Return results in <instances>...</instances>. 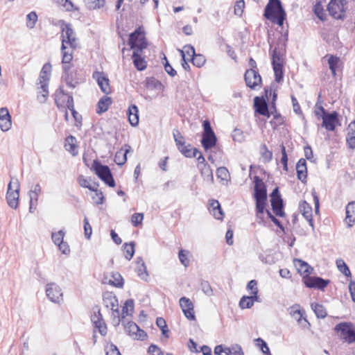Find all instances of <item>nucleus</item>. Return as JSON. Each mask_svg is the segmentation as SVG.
<instances>
[{
	"instance_id": "f257e3e1",
	"label": "nucleus",
	"mask_w": 355,
	"mask_h": 355,
	"mask_svg": "<svg viewBox=\"0 0 355 355\" xmlns=\"http://www.w3.org/2000/svg\"><path fill=\"white\" fill-rule=\"evenodd\" d=\"M128 44L131 49H135L132 56L135 67L139 71L144 70L146 68V62L139 54V51H141L147 47V42L141 28H138L130 35Z\"/></svg>"
},
{
	"instance_id": "f03ea898",
	"label": "nucleus",
	"mask_w": 355,
	"mask_h": 355,
	"mask_svg": "<svg viewBox=\"0 0 355 355\" xmlns=\"http://www.w3.org/2000/svg\"><path fill=\"white\" fill-rule=\"evenodd\" d=\"M78 46V41L70 24H65L62 30V64H69L73 59V52Z\"/></svg>"
},
{
	"instance_id": "7ed1b4c3",
	"label": "nucleus",
	"mask_w": 355,
	"mask_h": 355,
	"mask_svg": "<svg viewBox=\"0 0 355 355\" xmlns=\"http://www.w3.org/2000/svg\"><path fill=\"white\" fill-rule=\"evenodd\" d=\"M288 35H282L278 40L277 46L272 51V64L274 70L275 80L279 83L283 78L284 56L286 52V46Z\"/></svg>"
},
{
	"instance_id": "20e7f679",
	"label": "nucleus",
	"mask_w": 355,
	"mask_h": 355,
	"mask_svg": "<svg viewBox=\"0 0 355 355\" xmlns=\"http://www.w3.org/2000/svg\"><path fill=\"white\" fill-rule=\"evenodd\" d=\"M254 198L256 200V211L257 218H261L263 214L267 200L266 187L259 176L254 177Z\"/></svg>"
},
{
	"instance_id": "39448f33",
	"label": "nucleus",
	"mask_w": 355,
	"mask_h": 355,
	"mask_svg": "<svg viewBox=\"0 0 355 355\" xmlns=\"http://www.w3.org/2000/svg\"><path fill=\"white\" fill-rule=\"evenodd\" d=\"M264 17L282 26L286 17V12L279 0H269L264 10Z\"/></svg>"
},
{
	"instance_id": "423d86ee",
	"label": "nucleus",
	"mask_w": 355,
	"mask_h": 355,
	"mask_svg": "<svg viewBox=\"0 0 355 355\" xmlns=\"http://www.w3.org/2000/svg\"><path fill=\"white\" fill-rule=\"evenodd\" d=\"M51 71V64L46 63L44 64L38 78L37 85V99L40 103H44L49 96L48 85Z\"/></svg>"
},
{
	"instance_id": "0eeeda50",
	"label": "nucleus",
	"mask_w": 355,
	"mask_h": 355,
	"mask_svg": "<svg viewBox=\"0 0 355 355\" xmlns=\"http://www.w3.org/2000/svg\"><path fill=\"white\" fill-rule=\"evenodd\" d=\"M20 184L17 178H12L6 193V201L8 206L16 209L19 205Z\"/></svg>"
},
{
	"instance_id": "6e6552de",
	"label": "nucleus",
	"mask_w": 355,
	"mask_h": 355,
	"mask_svg": "<svg viewBox=\"0 0 355 355\" xmlns=\"http://www.w3.org/2000/svg\"><path fill=\"white\" fill-rule=\"evenodd\" d=\"M202 126L201 144L204 149L207 151L216 146L217 138L209 121H204Z\"/></svg>"
},
{
	"instance_id": "1a4fd4ad",
	"label": "nucleus",
	"mask_w": 355,
	"mask_h": 355,
	"mask_svg": "<svg viewBox=\"0 0 355 355\" xmlns=\"http://www.w3.org/2000/svg\"><path fill=\"white\" fill-rule=\"evenodd\" d=\"M347 9V0H330L327 5L329 15L336 19H343Z\"/></svg>"
},
{
	"instance_id": "9d476101",
	"label": "nucleus",
	"mask_w": 355,
	"mask_h": 355,
	"mask_svg": "<svg viewBox=\"0 0 355 355\" xmlns=\"http://www.w3.org/2000/svg\"><path fill=\"white\" fill-rule=\"evenodd\" d=\"M319 110L322 112V127H324L327 131H334L336 125H340L338 114L336 112L329 113L322 106H320Z\"/></svg>"
},
{
	"instance_id": "9b49d317",
	"label": "nucleus",
	"mask_w": 355,
	"mask_h": 355,
	"mask_svg": "<svg viewBox=\"0 0 355 355\" xmlns=\"http://www.w3.org/2000/svg\"><path fill=\"white\" fill-rule=\"evenodd\" d=\"M94 170L98 177L110 187L115 186V182L110 168L100 163L95 164Z\"/></svg>"
},
{
	"instance_id": "f8f14e48",
	"label": "nucleus",
	"mask_w": 355,
	"mask_h": 355,
	"mask_svg": "<svg viewBox=\"0 0 355 355\" xmlns=\"http://www.w3.org/2000/svg\"><path fill=\"white\" fill-rule=\"evenodd\" d=\"M46 294L47 297L53 303L60 304L63 301V293L61 288L55 283L46 284Z\"/></svg>"
},
{
	"instance_id": "ddd939ff",
	"label": "nucleus",
	"mask_w": 355,
	"mask_h": 355,
	"mask_svg": "<svg viewBox=\"0 0 355 355\" xmlns=\"http://www.w3.org/2000/svg\"><path fill=\"white\" fill-rule=\"evenodd\" d=\"M354 328V325L350 322H341L336 325L334 330L339 334L341 339L350 344Z\"/></svg>"
},
{
	"instance_id": "4468645a",
	"label": "nucleus",
	"mask_w": 355,
	"mask_h": 355,
	"mask_svg": "<svg viewBox=\"0 0 355 355\" xmlns=\"http://www.w3.org/2000/svg\"><path fill=\"white\" fill-rule=\"evenodd\" d=\"M246 85L252 89H256L261 84V77L259 72L254 69L246 70L244 75Z\"/></svg>"
},
{
	"instance_id": "2eb2a0df",
	"label": "nucleus",
	"mask_w": 355,
	"mask_h": 355,
	"mask_svg": "<svg viewBox=\"0 0 355 355\" xmlns=\"http://www.w3.org/2000/svg\"><path fill=\"white\" fill-rule=\"evenodd\" d=\"M63 71L66 84L71 88H75L81 82L80 78L77 76V71H71L68 64H63Z\"/></svg>"
},
{
	"instance_id": "dca6fc26",
	"label": "nucleus",
	"mask_w": 355,
	"mask_h": 355,
	"mask_svg": "<svg viewBox=\"0 0 355 355\" xmlns=\"http://www.w3.org/2000/svg\"><path fill=\"white\" fill-rule=\"evenodd\" d=\"M125 331L130 336H135V338L144 340L146 337V334L144 331L139 329L138 325L132 321H123L122 322Z\"/></svg>"
},
{
	"instance_id": "f3484780",
	"label": "nucleus",
	"mask_w": 355,
	"mask_h": 355,
	"mask_svg": "<svg viewBox=\"0 0 355 355\" xmlns=\"http://www.w3.org/2000/svg\"><path fill=\"white\" fill-rule=\"evenodd\" d=\"M180 306L187 318L191 320H196L194 306L190 299L182 297L180 299Z\"/></svg>"
},
{
	"instance_id": "a211bd4d",
	"label": "nucleus",
	"mask_w": 355,
	"mask_h": 355,
	"mask_svg": "<svg viewBox=\"0 0 355 355\" xmlns=\"http://www.w3.org/2000/svg\"><path fill=\"white\" fill-rule=\"evenodd\" d=\"M92 76L96 80L99 87L103 93L108 94L111 92L109 79L103 73L94 71Z\"/></svg>"
},
{
	"instance_id": "6ab92c4d",
	"label": "nucleus",
	"mask_w": 355,
	"mask_h": 355,
	"mask_svg": "<svg viewBox=\"0 0 355 355\" xmlns=\"http://www.w3.org/2000/svg\"><path fill=\"white\" fill-rule=\"evenodd\" d=\"M254 107L255 112L261 115L270 117L268 106L266 100L263 97L256 96L254 99Z\"/></svg>"
},
{
	"instance_id": "aec40b11",
	"label": "nucleus",
	"mask_w": 355,
	"mask_h": 355,
	"mask_svg": "<svg viewBox=\"0 0 355 355\" xmlns=\"http://www.w3.org/2000/svg\"><path fill=\"white\" fill-rule=\"evenodd\" d=\"M328 283L329 281L318 277H309L304 282L306 287L316 288L318 289H323L327 286Z\"/></svg>"
},
{
	"instance_id": "412c9836",
	"label": "nucleus",
	"mask_w": 355,
	"mask_h": 355,
	"mask_svg": "<svg viewBox=\"0 0 355 355\" xmlns=\"http://www.w3.org/2000/svg\"><path fill=\"white\" fill-rule=\"evenodd\" d=\"M299 209L303 216L309 222V225L313 228V220L312 215V207L306 201H302L299 204Z\"/></svg>"
},
{
	"instance_id": "4be33fe9",
	"label": "nucleus",
	"mask_w": 355,
	"mask_h": 355,
	"mask_svg": "<svg viewBox=\"0 0 355 355\" xmlns=\"http://www.w3.org/2000/svg\"><path fill=\"white\" fill-rule=\"evenodd\" d=\"M12 125L10 116L7 108L0 110V128L3 131L8 130Z\"/></svg>"
},
{
	"instance_id": "5701e85b",
	"label": "nucleus",
	"mask_w": 355,
	"mask_h": 355,
	"mask_svg": "<svg viewBox=\"0 0 355 355\" xmlns=\"http://www.w3.org/2000/svg\"><path fill=\"white\" fill-rule=\"evenodd\" d=\"M131 146L125 144L119 150H118L114 156V162L117 165L122 166L127 161V154L130 151Z\"/></svg>"
},
{
	"instance_id": "b1692460",
	"label": "nucleus",
	"mask_w": 355,
	"mask_h": 355,
	"mask_svg": "<svg viewBox=\"0 0 355 355\" xmlns=\"http://www.w3.org/2000/svg\"><path fill=\"white\" fill-rule=\"evenodd\" d=\"M296 171L298 180L302 182H306L307 178V167L306 162L304 159H300L296 164Z\"/></svg>"
},
{
	"instance_id": "393cba45",
	"label": "nucleus",
	"mask_w": 355,
	"mask_h": 355,
	"mask_svg": "<svg viewBox=\"0 0 355 355\" xmlns=\"http://www.w3.org/2000/svg\"><path fill=\"white\" fill-rule=\"evenodd\" d=\"M299 307V305L293 306L291 308L290 314L298 323H301L304 327L309 325L308 320L303 317L304 313L300 310Z\"/></svg>"
},
{
	"instance_id": "a878e982",
	"label": "nucleus",
	"mask_w": 355,
	"mask_h": 355,
	"mask_svg": "<svg viewBox=\"0 0 355 355\" xmlns=\"http://www.w3.org/2000/svg\"><path fill=\"white\" fill-rule=\"evenodd\" d=\"M345 220L349 227H352L355 223V202L352 201L346 206Z\"/></svg>"
},
{
	"instance_id": "bb28decb",
	"label": "nucleus",
	"mask_w": 355,
	"mask_h": 355,
	"mask_svg": "<svg viewBox=\"0 0 355 355\" xmlns=\"http://www.w3.org/2000/svg\"><path fill=\"white\" fill-rule=\"evenodd\" d=\"M137 268L136 272L138 276L143 280L147 281L148 273L147 272L146 266L142 258L138 257L137 259Z\"/></svg>"
},
{
	"instance_id": "cd10ccee",
	"label": "nucleus",
	"mask_w": 355,
	"mask_h": 355,
	"mask_svg": "<svg viewBox=\"0 0 355 355\" xmlns=\"http://www.w3.org/2000/svg\"><path fill=\"white\" fill-rule=\"evenodd\" d=\"M128 120L132 126H136L139 123V110L137 105H132L128 110Z\"/></svg>"
},
{
	"instance_id": "c85d7f7f",
	"label": "nucleus",
	"mask_w": 355,
	"mask_h": 355,
	"mask_svg": "<svg viewBox=\"0 0 355 355\" xmlns=\"http://www.w3.org/2000/svg\"><path fill=\"white\" fill-rule=\"evenodd\" d=\"M210 213L214 216L216 219L222 220L223 218V212L221 209L220 203L216 200H212L210 203L209 208Z\"/></svg>"
},
{
	"instance_id": "c756f323",
	"label": "nucleus",
	"mask_w": 355,
	"mask_h": 355,
	"mask_svg": "<svg viewBox=\"0 0 355 355\" xmlns=\"http://www.w3.org/2000/svg\"><path fill=\"white\" fill-rule=\"evenodd\" d=\"M103 300L104 305L112 311L119 307L118 300L116 296L113 295L112 293H106L104 295Z\"/></svg>"
},
{
	"instance_id": "7c9ffc66",
	"label": "nucleus",
	"mask_w": 355,
	"mask_h": 355,
	"mask_svg": "<svg viewBox=\"0 0 355 355\" xmlns=\"http://www.w3.org/2000/svg\"><path fill=\"white\" fill-rule=\"evenodd\" d=\"M76 139L75 137L70 135L67 137L65 148L73 156H76L78 153V150H77V146H76Z\"/></svg>"
},
{
	"instance_id": "2f4dec72",
	"label": "nucleus",
	"mask_w": 355,
	"mask_h": 355,
	"mask_svg": "<svg viewBox=\"0 0 355 355\" xmlns=\"http://www.w3.org/2000/svg\"><path fill=\"white\" fill-rule=\"evenodd\" d=\"M270 201L274 213L278 216H284V212L283 211V200L282 198L271 199Z\"/></svg>"
},
{
	"instance_id": "473e14b6",
	"label": "nucleus",
	"mask_w": 355,
	"mask_h": 355,
	"mask_svg": "<svg viewBox=\"0 0 355 355\" xmlns=\"http://www.w3.org/2000/svg\"><path fill=\"white\" fill-rule=\"evenodd\" d=\"M111 103V98L107 96H103L98 102L96 110L97 113L101 114L106 112L108 110Z\"/></svg>"
},
{
	"instance_id": "72a5a7b5",
	"label": "nucleus",
	"mask_w": 355,
	"mask_h": 355,
	"mask_svg": "<svg viewBox=\"0 0 355 355\" xmlns=\"http://www.w3.org/2000/svg\"><path fill=\"white\" fill-rule=\"evenodd\" d=\"M198 168L200 171L201 175L203 177L205 180L213 182L214 176L212 170L209 164L198 165Z\"/></svg>"
},
{
	"instance_id": "f704fd0d",
	"label": "nucleus",
	"mask_w": 355,
	"mask_h": 355,
	"mask_svg": "<svg viewBox=\"0 0 355 355\" xmlns=\"http://www.w3.org/2000/svg\"><path fill=\"white\" fill-rule=\"evenodd\" d=\"M134 311V300L132 299L125 301L122 308L121 319L125 321V317L131 315Z\"/></svg>"
},
{
	"instance_id": "c9c22d12",
	"label": "nucleus",
	"mask_w": 355,
	"mask_h": 355,
	"mask_svg": "<svg viewBox=\"0 0 355 355\" xmlns=\"http://www.w3.org/2000/svg\"><path fill=\"white\" fill-rule=\"evenodd\" d=\"M340 58L338 57L330 55L328 58L329 69L334 77L336 76V70L339 68Z\"/></svg>"
},
{
	"instance_id": "e433bc0d",
	"label": "nucleus",
	"mask_w": 355,
	"mask_h": 355,
	"mask_svg": "<svg viewBox=\"0 0 355 355\" xmlns=\"http://www.w3.org/2000/svg\"><path fill=\"white\" fill-rule=\"evenodd\" d=\"M254 302H259V298H254L252 295L243 296L239 302V306L241 309H250L253 306Z\"/></svg>"
},
{
	"instance_id": "4c0bfd02",
	"label": "nucleus",
	"mask_w": 355,
	"mask_h": 355,
	"mask_svg": "<svg viewBox=\"0 0 355 355\" xmlns=\"http://www.w3.org/2000/svg\"><path fill=\"white\" fill-rule=\"evenodd\" d=\"M178 150L187 157H196L199 153L197 148H191L189 144L187 146L184 144L183 146L179 147Z\"/></svg>"
},
{
	"instance_id": "58836bf2",
	"label": "nucleus",
	"mask_w": 355,
	"mask_h": 355,
	"mask_svg": "<svg viewBox=\"0 0 355 355\" xmlns=\"http://www.w3.org/2000/svg\"><path fill=\"white\" fill-rule=\"evenodd\" d=\"M294 263L299 272L306 275H309L311 273V270H312V268L307 263L300 259H295L294 261Z\"/></svg>"
},
{
	"instance_id": "ea45409f",
	"label": "nucleus",
	"mask_w": 355,
	"mask_h": 355,
	"mask_svg": "<svg viewBox=\"0 0 355 355\" xmlns=\"http://www.w3.org/2000/svg\"><path fill=\"white\" fill-rule=\"evenodd\" d=\"M108 284L116 287H122L123 279L119 273L113 272L108 280Z\"/></svg>"
},
{
	"instance_id": "a19ab883",
	"label": "nucleus",
	"mask_w": 355,
	"mask_h": 355,
	"mask_svg": "<svg viewBox=\"0 0 355 355\" xmlns=\"http://www.w3.org/2000/svg\"><path fill=\"white\" fill-rule=\"evenodd\" d=\"M311 308L318 318H324L327 315L325 308L320 304L312 303Z\"/></svg>"
},
{
	"instance_id": "79ce46f5",
	"label": "nucleus",
	"mask_w": 355,
	"mask_h": 355,
	"mask_svg": "<svg viewBox=\"0 0 355 355\" xmlns=\"http://www.w3.org/2000/svg\"><path fill=\"white\" fill-rule=\"evenodd\" d=\"M59 6L63 7L67 11L78 10L70 0H51Z\"/></svg>"
},
{
	"instance_id": "37998d69",
	"label": "nucleus",
	"mask_w": 355,
	"mask_h": 355,
	"mask_svg": "<svg viewBox=\"0 0 355 355\" xmlns=\"http://www.w3.org/2000/svg\"><path fill=\"white\" fill-rule=\"evenodd\" d=\"M85 6L90 10L97 9L103 7L105 0H83Z\"/></svg>"
},
{
	"instance_id": "c03bdc74",
	"label": "nucleus",
	"mask_w": 355,
	"mask_h": 355,
	"mask_svg": "<svg viewBox=\"0 0 355 355\" xmlns=\"http://www.w3.org/2000/svg\"><path fill=\"white\" fill-rule=\"evenodd\" d=\"M123 251L125 253V257L128 260H130L135 253V244L133 242L130 243H124L123 245Z\"/></svg>"
},
{
	"instance_id": "a18cd8bd",
	"label": "nucleus",
	"mask_w": 355,
	"mask_h": 355,
	"mask_svg": "<svg viewBox=\"0 0 355 355\" xmlns=\"http://www.w3.org/2000/svg\"><path fill=\"white\" fill-rule=\"evenodd\" d=\"M180 52L181 53L182 60H184V58H186V55H187L191 58L190 60H191V58H194V56L196 55L195 49L191 45L184 46L183 50H180ZM188 60H189V59Z\"/></svg>"
},
{
	"instance_id": "49530a36",
	"label": "nucleus",
	"mask_w": 355,
	"mask_h": 355,
	"mask_svg": "<svg viewBox=\"0 0 355 355\" xmlns=\"http://www.w3.org/2000/svg\"><path fill=\"white\" fill-rule=\"evenodd\" d=\"M336 266L338 269L345 276L349 277L351 276V272L347 266V265L345 263V262L341 259H337L336 260Z\"/></svg>"
},
{
	"instance_id": "de8ad7c7",
	"label": "nucleus",
	"mask_w": 355,
	"mask_h": 355,
	"mask_svg": "<svg viewBox=\"0 0 355 355\" xmlns=\"http://www.w3.org/2000/svg\"><path fill=\"white\" fill-rule=\"evenodd\" d=\"M313 12L320 20L324 21L326 19V13L320 2H317L315 4Z\"/></svg>"
},
{
	"instance_id": "09e8293b",
	"label": "nucleus",
	"mask_w": 355,
	"mask_h": 355,
	"mask_svg": "<svg viewBox=\"0 0 355 355\" xmlns=\"http://www.w3.org/2000/svg\"><path fill=\"white\" fill-rule=\"evenodd\" d=\"M146 87L150 89H160L162 85L160 81L153 77H151L146 79Z\"/></svg>"
},
{
	"instance_id": "8fccbe9b",
	"label": "nucleus",
	"mask_w": 355,
	"mask_h": 355,
	"mask_svg": "<svg viewBox=\"0 0 355 355\" xmlns=\"http://www.w3.org/2000/svg\"><path fill=\"white\" fill-rule=\"evenodd\" d=\"M260 151H261V156L266 162H269L272 160V151H270L268 149L266 144H262L261 146Z\"/></svg>"
},
{
	"instance_id": "3c124183",
	"label": "nucleus",
	"mask_w": 355,
	"mask_h": 355,
	"mask_svg": "<svg viewBox=\"0 0 355 355\" xmlns=\"http://www.w3.org/2000/svg\"><path fill=\"white\" fill-rule=\"evenodd\" d=\"M247 290L250 291V295L253 296L254 298H259L258 294V288H257V282L256 280H250L247 285Z\"/></svg>"
},
{
	"instance_id": "603ef678",
	"label": "nucleus",
	"mask_w": 355,
	"mask_h": 355,
	"mask_svg": "<svg viewBox=\"0 0 355 355\" xmlns=\"http://www.w3.org/2000/svg\"><path fill=\"white\" fill-rule=\"evenodd\" d=\"M26 26L28 28H33L37 21V15L35 12H31L26 16Z\"/></svg>"
},
{
	"instance_id": "864d4df0",
	"label": "nucleus",
	"mask_w": 355,
	"mask_h": 355,
	"mask_svg": "<svg viewBox=\"0 0 355 355\" xmlns=\"http://www.w3.org/2000/svg\"><path fill=\"white\" fill-rule=\"evenodd\" d=\"M94 324L102 336H105L107 334V327L103 320H94Z\"/></svg>"
},
{
	"instance_id": "5fc2aeb1",
	"label": "nucleus",
	"mask_w": 355,
	"mask_h": 355,
	"mask_svg": "<svg viewBox=\"0 0 355 355\" xmlns=\"http://www.w3.org/2000/svg\"><path fill=\"white\" fill-rule=\"evenodd\" d=\"M216 175L221 180H227L230 178V173L225 167H219L216 170Z\"/></svg>"
},
{
	"instance_id": "6e6d98bb",
	"label": "nucleus",
	"mask_w": 355,
	"mask_h": 355,
	"mask_svg": "<svg viewBox=\"0 0 355 355\" xmlns=\"http://www.w3.org/2000/svg\"><path fill=\"white\" fill-rule=\"evenodd\" d=\"M189 253V251L184 250H181L179 252L178 257H179L180 261L185 267H187L189 264V260L187 257Z\"/></svg>"
},
{
	"instance_id": "4d7b16f0",
	"label": "nucleus",
	"mask_w": 355,
	"mask_h": 355,
	"mask_svg": "<svg viewBox=\"0 0 355 355\" xmlns=\"http://www.w3.org/2000/svg\"><path fill=\"white\" fill-rule=\"evenodd\" d=\"M156 324L162 330V334L168 337V336L166 334L168 333V329L165 320L162 318H157L156 320Z\"/></svg>"
},
{
	"instance_id": "13d9d810",
	"label": "nucleus",
	"mask_w": 355,
	"mask_h": 355,
	"mask_svg": "<svg viewBox=\"0 0 355 355\" xmlns=\"http://www.w3.org/2000/svg\"><path fill=\"white\" fill-rule=\"evenodd\" d=\"M191 61L194 66L201 67L205 64L206 60L202 55L196 54L194 58H191Z\"/></svg>"
},
{
	"instance_id": "bf43d9fd",
	"label": "nucleus",
	"mask_w": 355,
	"mask_h": 355,
	"mask_svg": "<svg viewBox=\"0 0 355 355\" xmlns=\"http://www.w3.org/2000/svg\"><path fill=\"white\" fill-rule=\"evenodd\" d=\"M232 136L234 141L239 142V143H241V142L244 141V140H245V136L243 135V132L240 129H237V128L234 129L232 132Z\"/></svg>"
},
{
	"instance_id": "052dcab7",
	"label": "nucleus",
	"mask_w": 355,
	"mask_h": 355,
	"mask_svg": "<svg viewBox=\"0 0 355 355\" xmlns=\"http://www.w3.org/2000/svg\"><path fill=\"white\" fill-rule=\"evenodd\" d=\"M173 137L178 149L185 144L184 138L178 130L173 132Z\"/></svg>"
},
{
	"instance_id": "680f3d73",
	"label": "nucleus",
	"mask_w": 355,
	"mask_h": 355,
	"mask_svg": "<svg viewBox=\"0 0 355 355\" xmlns=\"http://www.w3.org/2000/svg\"><path fill=\"white\" fill-rule=\"evenodd\" d=\"M201 289L202 292L207 296L213 295V290L210 284L207 281H202L201 282Z\"/></svg>"
},
{
	"instance_id": "e2e57ef3",
	"label": "nucleus",
	"mask_w": 355,
	"mask_h": 355,
	"mask_svg": "<svg viewBox=\"0 0 355 355\" xmlns=\"http://www.w3.org/2000/svg\"><path fill=\"white\" fill-rule=\"evenodd\" d=\"M64 236V232L62 230H60L58 232L52 233L51 237L53 243L58 245L63 241Z\"/></svg>"
},
{
	"instance_id": "0e129e2a",
	"label": "nucleus",
	"mask_w": 355,
	"mask_h": 355,
	"mask_svg": "<svg viewBox=\"0 0 355 355\" xmlns=\"http://www.w3.org/2000/svg\"><path fill=\"white\" fill-rule=\"evenodd\" d=\"M216 355H230L231 354L230 347H224L223 345H217L214 349Z\"/></svg>"
},
{
	"instance_id": "69168bd1",
	"label": "nucleus",
	"mask_w": 355,
	"mask_h": 355,
	"mask_svg": "<svg viewBox=\"0 0 355 355\" xmlns=\"http://www.w3.org/2000/svg\"><path fill=\"white\" fill-rule=\"evenodd\" d=\"M94 194L92 197L94 202L97 205H101L103 203L104 196L101 191L94 188Z\"/></svg>"
},
{
	"instance_id": "338daca9",
	"label": "nucleus",
	"mask_w": 355,
	"mask_h": 355,
	"mask_svg": "<svg viewBox=\"0 0 355 355\" xmlns=\"http://www.w3.org/2000/svg\"><path fill=\"white\" fill-rule=\"evenodd\" d=\"M78 182L80 187L88 188L91 191H94V187L89 184V180L83 175L78 176Z\"/></svg>"
},
{
	"instance_id": "774afa93",
	"label": "nucleus",
	"mask_w": 355,
	"mask_h": 355,
	"mask_svg": "<svg viewBox=\"0 0 355 355\" xmlns=\"http://www.w3.org/2000/svg\"><path fill=\"white\" fill-rule=\"evenodd\" d=\"M84 234L86 239H89L92 234V226L90 225L87 217L84 218Z\"/></svg>"
}]
</instances>
